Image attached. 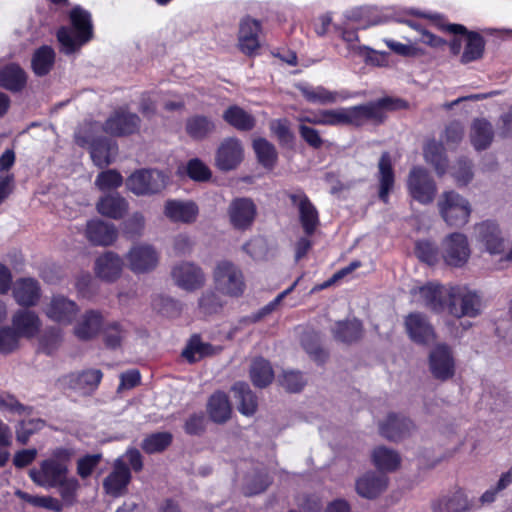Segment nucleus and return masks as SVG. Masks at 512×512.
I'll return each mask as SVG.
<instances>
[{
	"instance_id": "obj_57",
	"label": "nucleus",
	"mask_w": 512,
	"mask_h": 512,
	"mask_svg": "<svg viewBox=\"0 0 512 512\" xmlns=\"http://www.w3.org/2000/svg\"><path fill=\"white\" fill-rule=\"evenodd\" d=\"M80 484L78 479L75 477L68 478L67 476L60 480V484H57L59 494L62 501L67 506H72L76 502L77 490Z\"/></svg>"
},
{
	"instance_id": "obj_55",
	"label": "nucleus",
	"mask_w": 512,
	"mask_h": 512,
	"mask_svg": "<svg viewBox=\"0 0 512 512\" xmlns=\"http://www.w3.org/2000/svg\"><path fill=\"white\" fill-rule=\"evenodd\" d=\"M271 129L281 147L287 149H294L295 135L291 131L287 119H278L277 121H275V123L271 125Z\"/></svg>"
},
{
	"instance_id": "obj_2",
	"label": "nucleus",
	"mask_w": 512,
	"mask_h": 512,
	"mask_svg": "<svg viewBox=\"0 0 512 512\" xmlns=\"http://www.w3.org/2000/svg\"><path fill=\"white\" fill-rule=\"evenodd\" d=\"M71 448L57 447L50 456L42 460L39 468H32L28 474L36 485L44 488H56L60 480L68 475V466L73 457Z\"/></svg>"
},
{
	"instance_id": "obj_8",
	"label": "nucleus",
	"mask_w": 512,
	"mask_h": 512,
	"mask_svg": "<svg viewBox=\"0 0 512 512\" xmlns=\"http://www.w3.org/2000/svg\"><path fill=\"white\" fill-rule=\"evenodd\" d=\"M75 142L78 146L89 147L90 155L94 164L99 168L110 165L114 154L118 150L116 142L105 136L91 138L87 132H78L75 134Z\"/></svg>"
},
{
	"instance_id": "obj_46",
	"label": "nucleus",
	"mask_w": 512,
	"mask_h": 512,
	"mask_svg": "<svg viewBox=\"0 0 512 512\" xmlns=\"http://www.w3.org/2000/svg\"><path fill=\"white\" fill-rule=\"evenodd\" d=\"M232 390L239 402V411L246 416L253 415L258 407V399L246 382H236Z\"/></svg>"
},
{
	"instance_id": "obj_36",
	"label": "nucleus",
	"mask_w": 512,
	"mask_h": 512,
	"mask_svg": "<svg viewBox=\"0 0 512 512\" xmlns=\"http://www.w3.org/2000/svg\"><path fill=\"white\" fill-rule=\"evenodd\" d=\"M69 387L84 394H92L99 387L103 373L100 369H86L68 375Z\"/></svg>"
},
{
	"instance_id": "obj_63",
	"label": "nucleus",
	"mask_w": 512,
	"mask_h": 512,
	"mask_svg": "<svg viewBox=\"0 0 512 512\" xmlns=\"http://www.w3.org/2000/svg\"><path fill=\"white\" fill-rule=\"evenodd\" d=\"M186 172L190 179L198 182H205L211 178L210 169L198 158L188 161Z\"/></svg>"
},
{
	"instance_id": "obj_29",
	"label": "nucleus",
	"mask_w": 512,
	"mask_h": 512,
	"mask_svg": "<svg viewBox=\"0 0 512 512\" xmlns=\"http://www.w3.org/2000/svg\"><path fill=\"white\" fill-rule=\"evenodd\" d=\"M85 235L95 246H109L116 241L118 232L114 224L92 219L87 222Z\"/></svg>"
},
{
	"instance_id": "obj_6",
	"label": "nucleus",
	"mask_w": 512,
	"mask_h": 512,
	"mask_svg": "<svg viewBox=\"0 0 512 512\" xmlns=\"http://www.w3.org/2000/svg\"><path fill=\"white\" fill-rule=\"evenodd\" d=\"M448 313L456 318L478 316L481 312V298L464 287L452 286L448 294Z\"/></svg>"
},
{
	"instance_id": "obj_11",
	"label": "nucleus",
	"mask_w": 512,
	"mask_h": 512,
	"mask_svg": "<svg viewBox=\"0 0 512 512\" xmlns=\"http://www.w3.org/2000/svg\"><path fill=\"white\" fill-rule=\"evenodd\" d=\"M141 122V118L136 113L119 107L105 120L102 129L111 136L126 137L138 133Z\"/></svg>"
},
{
	"instance_id": "obj_14",
	"label": "nucleus",
	"mask_w": 512,
	"mask_h": 512,
	"mask_svg": "<svg viewBox=\"0 0 512 512\" xmlns=\"http://www.w3.org/2000/svg\"><path fill=\"white\" fill-rule=\"evenodd\" d=\"M404 328L409 339L417 344L427 346L436 340V332L429 318L421 312H411L404 318Z\"/></svg>"
},
{
	"instance_id": "obj_44",
	"label": "nucleus",
	"mask_w": 512,
	"mask_h": 512,
	"mask_svg": "<svg viewBox=\"0 0 512 512\" xmlns=\"http://www.w3.org/2000/svg\"><path fill=\"white\" fill-rule=\"evenodd\" d=\"M253 150L258 163L266 170H273L278 162V152L274 144L266 138L258 137L253 140Z\"/></svg>"
},
{
	"instance_id": "obj_61",
	"label": "nucleus",
	"mask_w": 512,
	"mask_h": 512,
	"mask_svg": "<svg viewBox=\"0 0 512 512\" xmlns=\"http://www.w3.org/2000/svg\"><path fill=\"white\" fill-rule=\"evenodd\" d=\"M20 338L12 327L0 328V353L7 355L14 352L19 346Z\"/></svg>"
},
{
	"instance_id": "obj_32",
	"label": "nucleus",
	"mask_w": 512,
	"mask_h": 512,
	"mask_svg": "<svg viewBox=\"0 0 512 512\" xmlns=\"http://www.w3.org/2000/svg\"><path fill=\"white\" fill-rule=\"evenodd\" d=\"M96 209L106 218L121 220L128 213L129 203L118 192L109 193L99 198Z\"/></svg>"
},
{
	"instance_id": "obj_23",
	"label": "nucleus",
	"mask_w": 512,
	"mask_h": 512,
	"mask_svg": "<svg viewBox=\"0 0 512 512\" xmlns=\"http://www.w3.org/2000/svg\"><path fill=\"white\" fill-rule=\"evenodd\" d=\"M104 324L100 310H86L74 326V335L81 341H90L101 333Z\"/></svg>"
},
{
	"instance_id": "obj_28",
	"label": "nucleus",
	"mask_w": 512,
	"mask_h": 512,
	"mask_svg": "<svg viewBox=\"0 0 512 512\" xmlns=\"http://www.w3.org/2000/svg\"><path fill=\"white\" fill-rule=\"evenodd\" d=\"M348 21L357 23L359 29H367L372 26L387 23L389 18L383 11L375 6H359L346 12Z\"/></svg>"
},
{
	"instance_id": "obj_47",
	"label": "nucleus",
	"mask_w": 512,
	"mask_h": 512,
	"mask_svg": "<svg viewBox=\"0 0 512 512\" xmlns=\"http://www.w3.org/2000/svg\"><path fill=\"white\" fill-rule=\"evenodd\" d=\"M333 332L336 340L351 344L362 338L363 325L358 319L339 321L336 323Z\"/></svg>"
},
{
	"instance_id": "obj_50",
	"label": "nucleus",
	"mask_w": 512,
	"mask_h": 512,
	"mask_svg": "<svg viewBox=\"0 0 512 512\" xmlns=\"http://www.w3.org/2000/svg\"><path fill=\"white\" fill-rule=\"evenodd\" d=\"M432 508L433 512H466L470 504L464 492L457 490L450 496L440 498Z\"/></svg>"
},
{
	"instance_id": "obj_9",
	"label": "nucleus",
	"mask_w": 512,
	"mask_h": 512,
	"mask_svg": "<svg viewBox=\"0 0 512 512\" xmlns=\"http://www.w3.org/2000/svg\"><path fill=\"white\" fill-rule=\"evenodd\" d=\"M407 188L410 196L423 205L431 204L437 193V185L429 172L414 166L408 175Z\"/></svg>"
},
{
	"instance_id": "obj_53",
	"label": "nucleus",
	"mask_w": 512,
	"mask_h": 512,
	"mask_svg": "<svg viewBox=\"0 0 512 512\" xmlns=\"http://www.w3.org/2000/svg\"><path fill=\"white\" fill-rule=\"evenodd\" d=\"M300 92L306 101L310 103L332 104L337 101L338 93L330 91L323 86L301 87Z\"/></svg>"
},
{
	"instance_id": "obj_51",
	"label": "nucleus",
	"mask_w": 512,
	"mask_h": 512,
	"mask_svg": "<svg viewBox=\"0 0 512 512\" xmlns=\"http://www.w3.org/2000/svg\"><path fill=\"white\" fill-rule=\"evenodd\" d=\"M101 334L103 343L109 350H117L122 346L126 331L119 321H111L104 324Z\"/></svg>"
},
{
	"instance_id": "obj_22",
	"label": "nucleus",
	"mask_w": 512,
	"mask_h": 512,
	"mask_svg": "<svg viewBox=\"0 0 512 512\" xmlns=\"http://www.w3.org/2000/svg\"><path fill=\"white\" fill-rule=\"evenodd\" d=\"M171 275L175 283L187 291L199 289L205 281L202 269L191 262L176 265L173 267Z\"/></svg>"
},
{
	"instance_id": "obj_39",
	"label": "nucleus",
	"mask_w": 512,
	"mask_h": 512,
	"mask_svg": "<svg viewBox=\"0 0 512 512\" xmlns=\"http://www.w3.org/2000/svg\"><path fill=\"white\" fill-rule=\"evenodd\" d=\"M494 139L492 124L485 118H475L471 124L470 141L477 151L490 147Z\"/></svg>"
},
{
	"instance_id": "obj_37",
	"label": "nucleus",
	"mask_w": 512,
	"mask_h": 512,
	"mask_svg": "<svg viewBox=\"0 0 512 512\" xmlns=\"http://www.w3.org/2000/svg\"><path fill=\"white\" fill-rule=\"evenodd\" d=\"M12 328L20 337L30 339L39 333L41 320L34 311L18 310L12 317Z\"/></svg>"
},
{
	"instance_id": "obj_30",
	"label": "nucleus",
	"mask_w": 512,
	"mask_h": 512,
	"mask_svg": "<svg viewBox=\"0 0 512 512\" xmlns=\"http://www.w3.org/2000/svg\"><path fill=\"white\" fill-rule=\"evenodd\" d=\"M420 296L426 308L434 313H442L448 305L449 289L439 283L429 282L419 288Z\"/></svg>"
},
{
	"instance_id": "obj_19",
	"label": "nucleus",
	"mask_w": 512,
	"mask_h": 512,
	"mask_svg": "<svg viewBox=\"0 0 512 512\" xmlns=\"http://www.w3.org/2000/svg\"><path fill=\"white\" fill-rule=\"evenodd\" d=\"M429 367L434 378L446 381L455 374V362L451 349L445 344L437 345L429 355Z\"/></svg>"
},
{
	"instance_id": "obj_5",
	"label": "nucleus",
	"mask_w": 512,
	"mask_h": 512,
	"mask_svg": "<svg viewBox=\"0 0 512 512\" xmlns=\"http://www.w3.org/2000/svg\"><path fill=\"white\" fill-rule=\"evenodd\" d=\"M166 175L157 169H139L126 179V187L137 196L160 193L166 187Z\"/></svg>"
},
{
	"instance_id": "obj_59",
	"label": "nucleus",
	"mask_w": 512,
	"mask_h": 512,
	"mask_svg": "<svg viewBox=\"0 0 512 512\" xmlns=\"http://www.w3.org/2000/svg\"><path fill=\"white\" fill-rule=\"evenodd\" d=\"M152 303L162 315L168 318H175L182 311V304L170 297L158 296Z\"/></svg>"
},
{
	"instance_id": "obj_41",
	"label": "nucleus",
	"mask_w": 512,
	"mask_h": 512,
	"mask_svg": "<svg viewBox=\"0 0 512 512\" xmlns=\"http://www.w3.org/2000/svg\"><path fill=\"white\" fill-rule=\"evenodd\" d=\"M424 159L433 166L438 176H443L448 168V158L442 142L428 140L423 147Z\"/></svg>"
},
{
	"instance_id": "obj_62",
	"label": "nucleus",
	"mask_w": 512,
	"mask_h": 512,
	"mask_svg": "<svg viewBox=\"0 0 512 512\" xmlns=\"http://www.w3.org/2000/svg\"><path fill=\"white\" fill-rule=\"evenodd\" d=\"M271 484L267 474L257 473L249 479L243 486L245 496H254L264 492Z\"/></svg>"
},
{
	"instance_id": "obj_24",
	"label": "nucleus",
	"mask_w": 512,
	"mask_h": 512,
	"mask_svg": "<svg viewBox=\"0 0 512 512\" xmlns=\"http://www.w3.org/2000/svg\"><path fill=\"white\" fill-rule=\"evenodd\" d=\"M79 312L76 302L62 295L53 296L46 308V316L59 324H71Z\"/></svg>"
},
{
	"instance_id": "obj_16",
	"label": "nucleus",
	"mask_w": 512,
	"mask_h": 512,
	"mask_svg": "<svg viewBox=\"0 0 512 512\" xmlns=\"http://www.w3.org/2000/svg\"><path fill=\"white\" fill-rule=\"evenodd\" d=\"M131 479L129 466L119 457L114 460L111 472L103 480V489L107 495L118 498L127 493Z\"/></svg>"
},
{
	"instance_id": "obj_31",
	"label": "nucleus",
	"mask_w": 512,
	"mask_h": 512,
	"mask_svg": "<svg viewBox=\"0 0 512 512\" xmlns=\"http://www.w3.org/2000/svg\"><path fill=\"white\" fill-rule=\"evenodd\" d=\"M123 261L118 254L107 251L95 261V274L103 281L113 283L122 273Z\"/></svg>"
},
{
	"instance_id": "obj_38",
	"label": "nucleus",
	"mask_w": 512,
	"mask_h": 512,
	"mask_svg": "<svg viewBox=\"0 0 512 512\" xmlns=\"http://www.w3.org/2000/svg\"><path fill=\"white\" fill-rule=\"evenodd\" d=\"M216 353L215 347L208 342H203L199 334H193L187 340L181 356L189 364H194L206 357L213 356Z\"/></svg>"
},
{
	"instance_id": "obj_10",
	"label": "nucleus",
	"mask_w": 512,
	"mask_h": 512,
	"mask_svg": "<svg viewBox=\"0 0 512 512\" xmlns=\"http://www.w3.org/2000/svg\"><path fill=\"white\" fill-rule=\"evenodd\" d=\"M285 195L296 207L299 214V221L306 236H312L320 225L319 212L303 189L297 188L292 192H285Z\"/></svg>"
},
{
	"instance_id": "obj_52",
	"label": "nucleus",
	"mask_w": 512,
	"mask_h": 512,
	"mask_svg": "<svg viewBox=\"0 0 512 512\" xmlns=\"http://www.w3.org/2000/svg\"><path fill=\"white\" fill-rule=\"evenodd\" d=\"M173 441V435L170 432H155L147 435L142 443L141 448L146 454H155L164 452Z\"/></svg>"
},
{
	"instance_id": "obj_48",
	"label": "nucleus",
	"mask_w": 512,
	"mask_h": 512,
	"mask_svg": "<svg viewBox=\"0 0 512 512\" xmlns=\"http://www.w3.org/2000/svg\"><path fill=\"white\" fill-rule=\"evenodd\" d=\"M55 63V51L51 46L43 45L35 50L31 60V67L35 75L46 76Z\"/></svg>"
},
{
	"instance_id": "obj_26",
	"label": "nucleus",
	"mask_w": 512,
	"mask_h": 512,
	"mask_svg": "<svg viewBox=\"0 0 512 512\" xmlns=\"http://www.w3.org/2000/svg\"><path fill=\"white\" fill-rule=\"evenodd\" d=\"M12 294L18 305L30 308L38 304L41 288L39 282L34 278H19L14 283Z\"/></svg>"
},
{
	"instance_id": "obj_34",
	"label": "nucleus",
	"mask_w": 512,
	"mask_h": 512,
	"mask_svg": "<svg viewBox=\"0 0 512 512\" xmlns=\"http://www.w3.org/2000/svg\"><path fill=\"white\" fill-rule=\"evenodd\" d=\"M378 181V197L384 204H388L389 195L395 184V173L392 166L391 155L387 151L381 154L378 162Z\"/></svg>"
},
{
	"instance_id": "obj_21",
	"label": "nucleus",
	"mask_w": 512,
	"mask_h": 512,
	"mask_svg": "<svg viewBox=\"0 0 512 512\" xmlns=\"http://www.w3.org/2000/svg\"><path fill=\"white\" fill-rule=\"evenodd\" d=\"M128 266L136 274L148 273L158 264V253L151 245H136L127 255Z\"/></svg>"
},
{
	"instance_id": "obj_15",
	"label": "nucleus",
	"mask_w": 512,
	"mask_h": 512,
	"mask_svg": "<svg viewBox=\"0 0 512 512\" xmlns=\"http://www.w3.org/2000/svg\"><path fill=\"white\" fill-rule=\"evenodd\" d=\"M244 159V149L236 137L224 138L215 154V166L222 172L235 170Z\"/></svg>"
},
{
	"instance_id": "obj_7",
	"label": "nucleus",
	"mask_w": 512,
	"mask_h": 512,
	"mask_svg": "<svg viewBox=\"0 0 512 512\" xmlns=\"http://www.w3.org/2000/svg\"><path fill=\"white\" fill-rule=\"evenodd\" d=\"M438 206L442 218L451 227H462L469 220L470 204L455 191L444 192Z\"/></svg>"
},
{
	"instance_id": "obj_1",
	"label": "nucleus",
	"mask_w": 512,
	"mask_h": 512,
	"mask_svg": "<svg viewBox=\"0 0 512 512\" xmlns=\"http://www.w3.org/2000/svg\"><path fill=\"white\" fill-rule=\"evenodd\" d=\"M409 103L401 98L385 96L375 101L351 107L319 110L300 120L312 125L327 126H354L361 127L367 121L376 125L383 124L387 118V111L408 109Z\"/></svg>"
},
{
	"instance_id": "obj_43",
	"label": "nucleus",
	"mask_w": 512,
	"mask_h": 512,
	"mask_svg": "<svg viewBox=\"0 0 512 512\" xmlns=\"http://www.w3.org/2000/svg\"><path fill=\"white\" fill-rule=\"evenodd\" d=\"M215 129L216 125L213 120L205 115H193L188 117L185 122L187 135L195 141L206 139Z\"/></svg>"
},
{
	"instance_id": "obj_58",
	"label": "nucleus",
	"mask_w": 512,
	"mask_h": 512,
	"mask_svg": "<svg viewBox=\"0 0 512 512\" xmlns=\"http://www.w3.org/2000/svg\"><path fill=\"white\" fill-rule=\"evenodd\" d=\"M299 282V279H297L290 287H288L286 290L282 291L280 294L277 295L276 298H274L272 301H270L268 304L263 306L261 309H259L257 312L253 313L249 318L252 323L259 322L267 315L271 314L281 303V301L289 295L297 286Z\"/></svg>"
},
{
	"instance_id": "obj_13",
	"label": "nucleus",
	"mask_w": 512,
	"mask_h": 512,
	"mask_svg": "<svg viewBox=\"0 0 512 512\" xmlns=\"http://www.w3.org/2000/svg\"><path fill=\"white\" fill-rule=\"evenodd\" d=\"M439 28L454 35L465 36L466 43L460 58V62L462 64H468L480 60L483 57L485 51V39L480 33L469 31L462 24L441 25Z\"/></svg>"
},
{
	"instance_id": "obj_64",
	"label": "nucleus",
	"mask_w": 512,
	"mask_h": 512,
	"mask_svg": "<svg viewBox=\"0 0 512 512\" xmlns=\"http://www.w3.org/2000/svg\"><path fill=\"white\" fill-rule=\"evenodd\" d=\"M512 483V466L511 469L505 473H503L498 480L495 487H491L490 489L486 490L481 498L480 501L482 504H490L495 501L496 496L499 492L506 489L510 484Z\"/></svg>"
},
{
	"instance_id": "obj_49",
	"label": "nucleus",
	"mask_w": 512,
	"mask_h": 512,
	"mask_svg": "<svg viewBox=\"0 0 512 512\" xmlns=\"http://www.w3.org/2000/svg\"><path fill=\"white\" fill-rule=\"evenodd\" d=\"M250 378L254 386L265 388L274 379V371L270 362L262 357L255 358L250 367Z\"/></svg>"
},
{
	"instance_id": "obj_4",
	"label": "nucleus",
	"mask_w": 512,
	"mask_h": 512,
	"mask_svg": "<svg viewBox=\"0 0 512 512\" xmlns=\"http://www.w3.org/2000/svg\"><path fill=\"white\" fill-rule=\"evenodd\" d=\"M216 289L230 297L243 295L246 284L241 269L228 260L219 261L213 271Z\"/></svg>"
},
{
	"instance_id": "obj_18",
	"label": "nucleus",
	"mask_w": 512,
	"mask_h": 512,
	"mask_svg": "<svg viewBox=\"0 0 512 512\" xmlns=\"http://www.w3.org/2000/svg\"><path fill=\"white\" fill-rule=\"evenodd\" d=\"M257 215V207L252 199L238 197L231 201L228 207V216L231 225L236 230L249 229Z\"/></svg>"
},
{
	"instance_id": "obj_25",
	"label": "nucleus",
	"mask_w": 512,
	"mask_h": 512,
	"mask_svg": "<svg viewBox=\"0 0 512 512\" xmlns=\"http://www.w3.org/2000/svg\"><path fill=\"white\" fill-rule=\"evenodd\" d=\"M413 422L400 414L390 413L379 425L380 434L389 441L397 442L410 435Z\"/></svg>"
},
{
	"instance_id": "obj_40",
	"label": "nucleus",
	"mask_w": 512,
	"mask_h": 512,
	"mask_svg": "<svg viewBox=\"0 0 512 512\" xmlns=\"http://www.w3.org/2000/svg\"><path fill=\"white\" fill-rule=\"evenodd\" d=\"M223 120L240 132H249L256 126L255 117L238 105H230L222 114Z\"/></svg>"
},
{
	"instance_id": "obj_54",
	"label": "nucleus",
	"mask_w": 512,
	"mask_h": 512,
	"mask_svg": "<svg viewBox=\"0 0 512 512\" xmlns=\"http://www.w3.org/2000/svg\"><path fill=\"white\" fill-rule=\"evenodd\" d=\"M415 255L421 262L432 266L438 262L439 249L434 242L422 239L415 244Z\"/></svg>"
},
{
	"instance_id": "obj_33",
	"label": "nucleus",
	"mask_w": 512,
	"mask_h": 512,
	"mask_svg": "<svg viewBox=\"0 0 512 512\" xmlns=\"http://www.w3.org/2000/svg\"><path fill=\"white\" fill-rule=\"evenodd\" d=\"M199 213L198 206L193 201L169 199L164 206V214L172 222L190 224L195 222Z\"/></svg>"
},
{
	"instance_id": "obj_35",
	"label": "nucleus",
	"mask_w": 512,
	"mask_h": 512,
	"mask_svg": "<svg viewBox=\"0 0 512 512\" xmlns=\"http://www.w3.org/2000/svg\"><path fill=\"white\" fill-rule=\"evenodd\" d=\"M27 73L17 63H9L0 69V87L12 93H19L27 85Z\"/></svg>"
},
{
	"instance_id": "obj_42",
	"label": "nucleus",
	"mask_w": 512,
	"mask_h": 512,
	"mask_svg": "<svg viewBox=\"0 0 512 512\" xmlns=\"http://www.w3.org/2000/svg\"><path fill=\"white\" fill-rule=\"evenodd\" d=\"M207 412L213 422L218 424L227 422L232 412L227 394L223 391L214 392L208 399Z\"/></svg>"
},
{
	"instance_id": "obj_56",
	"label": "nucleus",
	"mask_w": 512,
	"mask_h": 512,
	"mask_svg": "<svg viewBox=\"0 0 512 512\" xmlns=\"http://www.w3.org/2000/svg\"><path fill=\"white\" fill-rule=\"evenodd\" d=\"M95 184L101 191L117 189L122 186L123 177L117 170L108 169L97 175Z\"/></svg>"
},
{
	"instance_id": "obj_60",
	"label": "nucleus",
	"mask_w": 512,
	"mask_h": 512,
	"mask_svg": "<svg viewBox=\"0 0 512 512\" xmlns=\"http://www.w3.org/2000/svg\"><path fill=\"white\" fill-rule=\"evenodd\" d=\"M198 307L204 315H213L222 310L223 303L215 292L207 291L200 297Z\"/></svg>"
},
{
	"instance_id": "obj_12",
	"label": "nucleus",
	"mask_w": 512,
	"mask_h": 512,
	"mask_svg": "<svg viewBox=\"0 0 512 512\" xmlns=\"http://www.w3.org/2000/svg\"><path fill=\"white\" fill-rule=\"evenodd\" d=\"M470 255L468 238L463 233L454 232L443 239L441 256L446 265L461 268L468 262Z\"/></svg>"
},
{
	"instance_id": "obj_3",
	"label": "nucleus",
	"mask_w": 512,
	"mask_h": 512,
	"mask_svg": "<svg viewBox=\"0 0 512 512\" xmlns=\"http://www.w3.org/2000/svg\"><path fill=\"white\" fill-rule=\"evenodd\" d=\"M69 19L75 36L66 26H61L56 32V38L61 45V51L67 55L77 52L84 44L93 38V24L91 14L76 6L69 12Z\"/></svg>"
},
{
	"instance_id": "obj_17",
	"label": "nucleus",
	"mask_w": 512,
	"mask_h": 512,
	"mask_svg": "<svg viewBox=\"0 0 512 512\" xmlns=\"http://www.w3.org/2000/svg\"><path fill=\"white\" fill-rule=\"evenodd\" d=\"M262 31V24L250 16L244 17L239 24L238 31V49L248 57L257 55L261 47L260 33Z\"/></svg>"
},
{
	"instance_id": "obj_20",
	"label": "nucleus",
	"mask_w": 512,
	"mask_h": 512,
	"mask_svg": "<svg viewBox=\"0 0 512 512\" xmlns=\"http://www.w3.org/2000/svg\"><path fill=\"white\" fill-rule=\"evenodd\" d=\"M389 484V478L384 473L368 471L355 481L356 493L365 499H377L386 491Z\"/></svg>"
},
{
	"instance_id": "obj_45",
	"label": "nucleus",
	"mask_w": 512,
	"mask_h": 512,
	"mask_svg": "<svg viewBox=\"0 0 512 512\" xmlns=\"http://www.w3.org/2000/svg\"><path fill=\"white\" fill-rule=\"evenodd\" d=\"M371 458L374 466L379 470V473L394 472L401 464L400 455L385 446L374 448Z\"/></svg>"
},
{
	"instance_id": "obj_27",
	"label": "nucleus",
	"mask_w": 512,
	"mask_h": 512,
	"mask_svg": "<svg viewBox=\"0 0 512 512\" xmlns=\"http://www.w3.org/2000/svg\"><path fill=\"white\" fill-rule=\"evenodd\" d=\"M477 240L482 243L491 254H500L504 251V239L497 223L491 220L484 221L475 227Z\"/></svg>"
}]
</instances>
